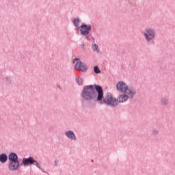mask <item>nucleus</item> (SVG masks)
Instances as JSON below:
<instances>
[{"label": "nucleus", "instance_id": "12", "mask_svg": "<svg viewBox=\"0 0 175 175\" xmlns=\"http://www.w3.org/2000/svg\"><path fill=\"white\" fill-rule=\"evenodd\" d=\"M93 69H94V72L95 73V75H99L101 72L100 69L99 68V66H94Z\"/></svg>", "mask_w": 175, "mask_h": 175}, {"label": "nucleus", "instance_id": "11", "mask_svg": "<svg viewBox=\"0 0 175 175\" xmlns=\"http://www.w3.org/2000/svg\"><path fill=\"white\" fill-rule=\"evenodd\" d=\"M80 23H81V20L79 18H75L72 20V24L76 28H79V25H80Z\"/></svg>", "mask_w": 175, "mask_h": 175}, {"label": "nucleus", "instance_id": "6", "mask_svg": "<svg viewBox=\"0 0 175 175\" xmlns=\"http://www.w3.org/2000/svg\"><path fill=\"white\" fill-rule=\"evenodd\" d=\"M155 30L151 28L145 29L144 33V38L148 43H150V42H154V40H155Z\"/></svg>", "mask_w": 175, "mask_h": 175}, {"label": "nucleus", "instance_id": "15", "mask_svg": "<svg viewBox=\"0 0 175 175\" xmlns=\"http://www.w3.org/2000/svg\"><path fill=\"white\" fill-rule=\"evenodd\" d=\"M92 47H93L94 51H97V53H99L100 50H99V46H98V44H93Z\"/></svg>", "mask_w": 175, "mask_h": 175}, {"label": "nucleus", "instance_id": "14", "mask_svg": "<svg viewBox=\"0 0 175 175\" xmlns=\"http://www.w3.org/2000/svg\"><path fill=\"white\" fill-rule=\"evenodd\" d=\"M152 135L153 136H158L159 135V131L157 130V129H153L152 130Z\"/></svg>", "mask_w": 175, "mask_h": 175}, {"label": "nucleus", "instance_id": "13", "mask_svg": "<svg viewBox=\"0 0 175 175\" xmlns=\"http://www.w3.org/2000/svg\"><path fill=\"white\" fill-rule=\"evenodd\" d=\"M75 81L77 83L78 85H83V78H81V77L76 78Z\"/></svg>", "mask_w": 175, "mask_h": 175}, {"label": "nucleus", "instance_id": "2", "mask_svg": "<svg viewBox=\"0 0 175 175\" xmlns=\"http://www.w3.org/2000/svg\"><path fill=\"white\" fill-rule=\"evenodd\" d=\"M8 169L10 172H16L23 166L18 159V155L14 152H10L8 154Z\"/></svg>", "mask_w": 175, "mask_h": 175}, {"label": "nucleus", "instance_id": "9", "mask_svg": "<svg viewBox=\"0 0 175 175\" xmlns=\"http://www.w3.org/2000/svg\"><path fill=\"white\" fill-rule=\"evenodd\" d=\"M9 159V156L6 153H1L0 154V163H6L8 160Z\"/></svg>", "mask_w": 175, "mask_h": 175}, {"label": "nucleus", "instance_id": "7", "mask_svg": "<svg viewBox=\"0 0 175 175\" xmlns=\"http://www.w3.org/2000/svg\"><path fill=\"white\" fill-rule=\"evenodd\" d=\"M78 30L82 36H87V35H90L91 31H92V25L83 23L79 27H78Z\"/></svg>", "mask_w": 175, "mask_h": 175}, {"label": "nucleus", "instance_id": "4", "mask_svg": "<svg viewBox=\"0 0 175 175\" xmlns=\"http://www.w3.org/2000/svg\"><path fill=\"white\" fill-rule=\"evenodd\" d=\"M116 89L118 92L121 93H125V92H129V91H133L134 92H137V90L133 87H129L126 84V83L120 81L116 84Z\"/></svg>", "mask_w": 175, "mask_h": 175}, {"label": "nucleus", "instance_id": "8", "mask_svg": "<svg viewBox=\"0 0 175 175\" xmlns=\"http://www.w3.org/2000/svg\"><path fill=\"white\" fill-rule=\"evenodd\" d=\"M64 135L71 141L76 142L77 138L76 137V134L72 130H69L64 133Z\"/></svg>", "mask_w": 175, "mask_h": 175}, {"label": "nucleus", "instance_id": "17", "mask_svg": "<svg viewBox=\"0 0 175 175\" xmlns=\"http://www.w3.org/2000/svg\"><path fill=\"white\" fill-rule=\"evenodd\" d=\"M86 36L85 39H87V40H90V36L87 35V36Z\"/></svg>", "mask_w": 175, "mask_h": 175}, {"label": "nucleus", "instance_id": "3", "mask_svg": "<svg viewBox=\"0 0 175 175\" xmlns=\"http://www.w3.org/2000/svg\"><path fill=\"white\" fill-rule=\"evenodd\" d=\"M21 165L24 166V167H27L28 166H36L38 169L42 170V167H40V164L38 161L33 158V157L29 156V157H24L21 161Z\"/></svg>", "mask_w": 175, "mask_h": 175}, {"label": "nucleus", "instance_id": "5", "mask_svg": "<svg viewBox=\"0 0 175 175\" xmlns=\"http://www.w3.org/2000/svg\"><path fill=\"white\" fill-rule=\"evenodd\" d=\"M77 61V63L75 66V70H78L79 72H82L83 73H85L88 70V66L85 63H83L80 60L79 58H75L72 61V64H75Z\"/></svg>", "mask_w": 175, "mask_h": 175}, {"label": "nucleus", "instance_id": "18", "mask_svg": "<svg viewBox=\"0 0 175 175\" xmlns=\"http://www.w3.org/2000/svg\"><path fill=\"white\" fill-rule=\"evenodd\" d=\"M81 46L82 47H84V46H85V44L83 43V44H81Z\"/></svg>", "mask_w": 175, "mask_h": 175}, {"label": "nucleus", "instance_id": "1", "mask_svg": "<svg viewBox=\"0 0 175 175\" xmlns=\"http://www.w3.org/2000/svg\"><path fill=\"white\" fill-rule=\"evenodd\" d=\"M136 93L137 92L130 90L128 92L120 94L118 98H116L111 93L107 92L105 98L103 88L99 85L94 84L85 85L81 93V96L86 102L95 100L98 102L100 105H107V106H111V107H117L118 103H124L128 99H133Z\"/></svg>", "mask_w": 175, "mask_h": 175}, {"label": "nucleus", "instance_id": "10", "mask_svg": "<svg viewBox=\"0 0 175 175\" xmlns=\"http://www.w3.org/2000/svg\"><path fill=\"white\" fill-rule=\"evenodd\" d=\"M160 105H161V106H167V105H169V98L166 96L161 97L160 100Z\"/></svg>", "mask_w": 175, "mask_h": 175}, {"label": "nucleus", "instance_id": "16", "mask_svg": "<svg viewBox=\"0 0 175 175\" xmlns=\"http://www.w3.org/2000/svg\"><path fill=\"white\" fill-rule=\"evenodd\" d=\"M59 162V161L58 159H55V162H54L55 165V166H57Z\"/></svg>", "mask_w": 175, "mask_h": 175}]
</instances>
